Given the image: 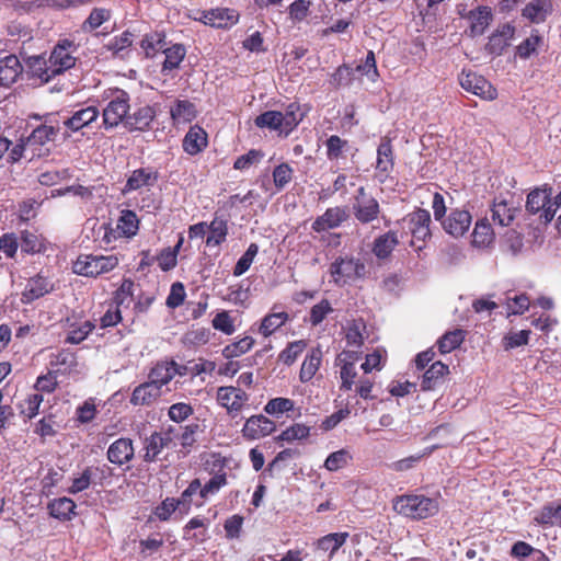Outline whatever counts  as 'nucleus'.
<instances>
[{"label": "nucleus", "mask_w": 561, "mask_h": 561, "mask_svg": "<svg viewBox=\"0 0 561 561\" xmlns=\"http://www.w3.org/2000/svg\"><path fill=\"white\" fill-rule=\"evenodd\" d=\"M393 510L411 519H424L435 515L439 505L437 500L423 494H408L394 499Z\"/></svg>", "instance_id": "f257e3e1"}, {"label": "nucleus", "mask_w": 561, "mask_h": 561, "mask_svg": "<svg viewBox=\"0 0 561 561\" xmlns=\"http://www.w3.org/2000/svg\"><path fill=\"white\" fill-rule=\"evenodd\" d=\"M116 255L80 254L72 264V271L77 275L96 278L112 272L118 266Z\"/></svg>", "instance_id": "f03ea898"}, {"label": "nucleus", "mask_w": 561, "mask_h": 561, "mask_svg": "<svg viewBox=\"0 0 561 561\" xmlns=\"http://www.w3.org/2000/svg\"><path fill=\"white\" fill-rule=\"evenodd\" d=\"M329 272L335 285L344 286L352 280L363 278L366 266L362 260L352 255H340L330 264Z\"/></svg>", "instance_id": "7ed1b4c3"}, {"label": "nucleus", "mask_w": 561, "mask_h": 561, "mask_svg": "<svg viewBox=\"0 0 561 561\" xmlns=\"http://www.w3.org/2000/svg\"><path fill=\"white\" fill-rule=\"evenodd\" d=\"M139 224V218L134 210L123 209L121 210L115 228H113L111 224H103L101 226V229L104 230L102 242L108 245L119 238H133L138 233Z\"/></svg>", "instance_id": "20e7f679"}, {"label": "nucleus", "mask_w": 561, "mask_h": 561, "mask_svg": "<svg viewBox=\"0 0 561 561\" xmlns=\"http://www.w3.org/2000/svg\"><path fill=\"white\" fill-rule=\"evenodd\" d=\"M108 99L107 105L103 108V124L106 129L114 128L127 119L130 110V98L126 91L117 89L111 92Z\"/></svg>", "instance_id": "39448f33"}, {"label": "nucleus", "mask_w": 561, "mask_h": 561, "mask_svg": "<svg viewBox=\"0 0 561 561\" xmlns=\"http://www.w3.org/2000/svg\"><path fill=\"white\" fill-rule=\"evenodd\" d=\"M216 400L231 417H236L249 407L250 396L239 386H221L217 389Z\"/></svg>", "instance_id": "423d86ee"}, {"label": "nucleus", "mask_w": 561, "mask_h": 561, "mask_svg": "<svg viewBox=\"0 0 561 561\" xmlns=\"http://www.w3.org/2000/svg\"><path fill=\"white\" fill-rule=\"evenodd\" d=\"M404 221L408 222L409 231L412 236L410 245L416 250H422L424 248L425 241L431 237L430 211L419 208L415 211L409 214Z\"/></svg>", "instance_id": "0eeeda50"}, {"label": "nucleus", "mask_w": 561, "mask_h": 561, "mask_svg": "<svg viewBox=\"0 0 561 561\" xmlns=\"http://www.w3.org/2000/svg\"><path fill=\"white\" fill-rule=\"evenodd\" d=\"M354 217L362 225L373 222L379 217L380 206L378 201L366 192L364 186L358 187L352 206Z\"/></svg>", "instance_id": "6e6552de"}, {"label": "nucleus", "mask_w": 561, "mask_h": 561, "mask_svg": "<svg viewBox=\"0 0 561 561\" xmlns=\"http://www.w3.org/2000/svg\"><path fill=\"white\" fill-rule=\"evenodd\" d=\"M239 12L231 8L204 10L201 12L199 18H195L196 21H199L207 26L220 30L231 28L239 22Z\"/></svg>", "instance_id": "1a4fd4ad"}, {"label": "nucleus", "mask_w": 561, "mask_h": 561, "mask_svg": "<svg viewBox=\"0 0 561 561\" xmlns=\"http://www.w3.org/2000/svg\"><path fill=\"white\" fill-rule=\"evenodd\" d=\"M76 46L71 41L65 39L58 43L51 50L48 62L50 64V73L61 75L76 65V57L72 55Z\"/></svg>", "instance_id": "9d476101"}, {"label": "nucleus", "mask_w": 561, "mask_h": 561, "mask_svg": "<svg viewBox=\"0 0 561 561\" xmlns=\"http://www.w3.org/2000/svg\"><path fill=\"white\" fill-rule=\"evenodd\" d=\"M459 82L462 89L483 100L493 101L497 98V90L481 75L472 71H462Z\"/></svg>", "instance_id": "9b49d317"}, {"label": "nucleus", "mask_w": 561, "mask_h": 561, "mask_svg": "<svg viewBox=\"0 0 561 561\" xmlns=\"http://www.w3.org/2000/svg\"><path fill=\"white\" fill-rule=\"evenodd\" d=\"M58 133V127L47 124H41L34 128L32 133L26 137L27 145L31 147V159L48 153L49 150L45 147L47 144L55 140Z\"/></svg>", "instance_id": "f8f14e48"}, {"label": "nucleus", "mask_w": 561, "mask_h": 561, "mask_svg": "<svg viewBox=\"0 0 561 561\" xmlns=\"http://www.w3.org/2000/svg\"><path fill=\"white\" fill-rule=\"evenodd\" d=\"M159 171L154 167L138 168L130 172L122 188L123 194L154 186L159 181Z\"/></svg>", "instance_id": "ddd939ff"}, {"label": "nucleus", "mask_w": 561, "mask_h": 561, "mask_svg": "<svg viewBox=\"0 0 561 561\" xmlns=\"http://www.w3.org/2000/svg\"><path fill=\"white\" fill-rule=\"evenodd\" d=\"M459 14L469 21L467 34L472 38L483 35L493 20L492 10L488 5H479L467 13L459 11Z\"/></svg>", "instance_id": "4468645a"}, {"label": "nucleus", "mask_w": 561, "mask_h": 561, "mask_svg": "<svg viewBox=\"0 0 561 561\" xmlns=\"http://www.w3.org/2000/svg\"><path fill=\"white\" fill-rule=\"evenodd\" d=\"M394 168V152L390 138L383 137L377 148L376 176L380 183L386 182Z\"/></svg>", "instance_id": "2eb2a0df"}, {"label": "nucleus", "mask_w": 561, "mask_h": 561, "mask_svg": "<svg viewBox=\"0 0 561 561\" xmlns=\"http://www.w3.org/2000/svg\"><path fill=\"white\" fill-rule=\"evenodd\" d=\"M440 222L448 234L458 238L469 230L472 217L468 210L453 209Z\"/></svg>", "instance_id": "dca6fc26"}, {"label": "nucleus", "mask_w": 561, "mask_h": 561, "mask_svg": "<svg viewBox=\"0 0 561 561\" xmlns=\"http://www.w3.org/2000/svg\"><path fill=\"white\" fill-rule=\"evenodd\" d=\"M276 428L275 423L263 414L249 417L243 427L242 435L247 439H260L272 434Z\"/></svg>", "instance_id": "f3484780"}, {"label": "nucleus", "mask_w": 561, "mask_h": 561, "mask_svg": "<svg viewBox=\"0 0 561 561\" xmlns=\"http://www.w3.org/2000/svg\"><path fill=\"white\" fill-rule=\"evenodd\" d=\"M347 218L348 214L346 208L340 206L329 207L321 216L314 219L311 225V229L314 232H323L330 229H335L340 227L344 221H346Z\"/></svg>", "instance_id": "a211bd4d"}, {"label": "nucleus", "mask_w": 561, "mask_h": 561, "mask_svg": "<svg viewBox=\"0 0 561 561\" xmlns=\"http://www.w3.org/2000/svg\"><path fill=\"white\" fill-rule=\"evenodd\" d=\"M53 290L54 284L49 280V278L37 274L27 280L26 286L21 295V301L23 304H32L36 299L44 297Z\"/></svg>", "instance_id": "6ab92c4d"}, {"label": "nucleus", "mask_w": 561, "mask_h": 561, "mask_svg": "<svg viewBox=\"0 0 561 561\" xmlns=\"http://www.w3.org/2000/svg\"><path fill=\"white\" fill-rule=\"evenodd\" d=\"M515 33V27L510 23L499 26L494 33L489 36L485 50L493 56H501Z\"/></svg>", "instance_id": "aec40b11"}, {"label": "nucleus", "mask_w": 561, "mask_h": 561, "mask_svg": "<svg viewBox=\"0 0 561 561\" xmlns=\"http://www.w3.org/2000/svg\"><path fill=\"white\" fill-rule=\"evenodd\" d=\"M289 320V314L282 309L278 304L273 305L271 312H268L262 320L259 327V333L268 337L276 333Z\"/></svg>", "instance_id": "412c9836"}, {"label": "nucleus", "mask_w": 561, "mask_h": 561, "mask_svg": "<svg viewBox=\"0 0 561 561\" xmlns=\"http://www.w3.org/2000/svg\"><path fill=\"white\" fill-rule=\"evenodd\" d=\"M553 12L552 0H531L522 10V16L534 24L545 23Z\"/></svg>", "instance_id": "4be33fe9"}, {"label": "nucleus", "mask_w": 561, "mask_h": 561, "mask_svg": "<svg viewBox=\"0 0 561 561\" xmlns=\"http://www.w3.org/2000/svg\"><path fill=\"white\" fill-rule=\"evenodd\" d=\"M208 145V135L199 125L191 126L183 138V150L190 156H196Z\"/></svg>", "instance_id": "5701e85b"}, {"label": "nucleus", "mask_w": 561, "mask_h": 561, "mask_svg": "<svg viewBox=\"0 0 561 561\" xmlns=\"http://www.w3.org/2000/svg\"><path fill=\"white\" fill-rule=\"evenodd\" d=\"M134 458V446L129 438H118L112 443L107 449V459L110 462L123 466Z\"/></svg>", "instance_id": "b1692460"}, {"label": "nucleus", "mask_w": 561, "mask_h": 561, "mask_svg": "<svg viewBox=\"0 0 561 561\" xmlns=\"http://www.w3.org/2000/svg\"><path fill=\"white\" fill-rule=\"evenodd\" d=\"M22 59L27 68V71L33 78H37L41 82H48L55 78L54 73H50V64L48 59L43 55L24 56Z\"/></svg>", "instance_id": "393cba45"}, {"label": "nucleus", "mask_w": 561, "mask_h": 561, "mask_svg": "<svg viewBox=\"0 0 561 561\" xmlns=\"http://www.w3.org/2000/svg\"><path fill=\"white\" fill-rule=\"evenodd\" d=\"M172 430L169 433H153L145 440V455L144 460L147 462L154 461L159 454L172 442Z\"/></svg>", "instance_id": "a878e982"}, {"label": "nucleus", "mask_w": 561, "mask_h": 561, "mask_svg": "<svg viewBox=\"0 0 561 561\" xmlns=\"http://www.w3.org/2000/svg\"><path fill=\"white\" fill-rule=\"evenodd\" d=\"M154 117L156 111L153 110V107L150 105H146L139 107L131 115H129L125 121V125L130 130L145 131L150 127Z\"/></svg>", "instance_id": "bb28decb"}, {"label": "nucleus", "mask_w": 561, "mask_h": 561, "mask_svg": "<svg viewBox=\"0 0 561 561\" xmlns=\"http://www.w3.org/2000/svg\"><path fill=\"white\" fill-rule=\"evenodd\" d=\"M550 195H552L551 187L535 188L527 196L526 209L531 214L540 213V219H543Z\"/></svg>", "instance_id": "cd10ccee"}, {"label": "nucleus", "mask_w": 561, "mask_h": 561, "mask_svg": "<svg viewBox=\"0 0 561 561\" xmlns=\"http://www.w3.org/2000/svg\"><path fill=\"white\" fill-rule=\"evenodd\" d=\"M22 71L16 56L10 55L0 59V85L9 87L14 83Z\"/></svg>", "instance_id": "c85d7f7f"}, {"label": "nucleus", "mask_w": 561, "mask_h": 561, "mask_svg": "<svg viewBox=\"0 0 561 561\" xmlns=\"http://www.w3.org/2000/svg\"><path fill=\"white\" fill-rule=\"evenodd\" d=\"M398 244L399 239L397 232L390 230L375 239L371 251L379 260H386L391 255Z\"/></svg>", "instance_id": "c756f323"}, {"label": "nucleus", "mask_w": 561, "mask_h": 561, "mask_svg": "<svg viewBox=\"0 0 561 561\" xmlns=\"http://www.w3.org/2000/svg\"><path fill=\"white\" fill-rule=\"evenodd\" d=\"M161 394V389L151 381L144 382L133 391L130 403L134 405H149Z\"/></svg>", "instance_id": "7c9ffc66"}, {"label": "nucleus", "mask_w": 561, "mask_h": 561, "mask_svg": "<svg viewBox=\"0 0 561 561\" xmlns=\"http://www.w3.org/2000/svg\"><path fill=\"white\" fill-rule=\"evenodd\" d=\"M174 124L191 123L197 114L196 106L188 100H176L170 108Z\"/></svg>", "instance_id": "2f4dec72"}, {"label": "nucleus", "mask_w": 561, "mask_h": 561, "mask_svg": "<svg viewBox=\"0 0 561 561\" xmlns=\"http://www.w3.org/2000/svg\"><path fill=\"white\" fill-rule=\"evenodd\" d=\"M449 373L448 366L440 360L434 362L424 373L421 382L422 390L427 391L436 388L443 382L444 377Z\"/></svg>", "instance_id": "473e14b6"}, {"label": "nucleus", "mask_w": 561, "mask_h": 561, "mask_svg": "<svg viewBox=\"0 0 561 561\" xmlns=\"http://www.w3.org/2000/svg\"><path fill=\"white\" fill-rule=\"evenodd\" d=\"M98 116L99 110L95 106H87L76 111L72 116L65 122V125L69 129L77 131L94 122Z\"/></svg>", "instance_id": "72a5a7b5"}, {"label": "nucleus", "mask_w": 561, "mask_h": 561, "mask_svg": "<svg viewBox=\"0 0 561 561\" xmlns=\"http://www.w3.org/2000/svg\"><path fill=\"white\" fill-rule=\"evenodd\" d=\"M50 366L53 373L56 374H71L79 373V363L76 358V353H56L54 354Z\"/></svg>", "instance_id": "f704fd0d"}, {"label": "nucleus", "mask_w": 561, "mask_h": 561, "mask_svg": "<svg viewBox=\"0 0 561 561\" xmlns=\"http://www.w3.org/2000/svg\"><path fill=\"white\" fill-rule=\"evenodd\" d=\"M471 236L472 245L476 248L489 247L494 241V231L488 219L478 220Z\"/></svg>", "instance_id": "c9c22d12"}, {"label": "nucleus", "mask_w": 561, "mask_h": 561, "mask_svg": "<svg viewBox=\"0 0 561 561\" xmlns=\"http://www.w3.org/2000/svg\"><path fill=\"white\" fill-rule=\"evenodd\" d=\"M515 211L516 209L511 207L506 201L495 199L491 208L492 220L501 227H507L514 220Z\"/></svg>", "instance_id": "e433bc0d"}, {"label": "nucleus", "mask_w": 561, "mask_h": 561, "mask_svg": "<svg viewBox=\"0 0 561 561\" xmlns=\"http://www.w3.org/2000/svg\"><path fill=\"white\" fill-rule=\"evenodd\" d=\"M175 364L160 363L157 364L149 374V381L158 386L160 389L163 385H167L175 375Z\"/></svg>", "instance_id": "4c0bfd02"}, {"label": "nucleus", "mask_w": 561, "mask_h": 561, "mask_svg": "<svg viewBox=\"0 0 561 561\" xmlns=\"http://www.w3.org/2000/svg\"><path fill=\"white\" fill-rule=\"evenodd\" d=\"M207 228L209 229V234L206 239L208 247L220 245L226 241L228 234V222L226 219L215 217Z\"/></svg>", "instance_id": "58836bf2"}, {"label": "nucleus", "mask_w": 561, "mask_h": 561, "mask_svg": "<svg viewBox=\"0 0 561 561\" xmlns=\"http://www.w3.org/2000/svg\"><path fill=\"white\" fill-rule=\"evenodd\" d=\"M163 53L165 55V59L162 64V72H165L180 67L186 55V49L183 44H174L171 47L165 46Z\"/></svg>", "instance_id": "ea45409f"}, {"label": "nucleus", "mask_w": 561, "mask_h": 561, "mask_svg": "<svg viewBox=\"0 0 561 561\" xmlns=\"http://www.w3.org/2000/svg\"><path fill=\"white\" fill-rule=\"evenodd\" d=\"M535 522L541 525H561V501L545 505L536 515Z\"/></svg>", "instance_id": "a19ab883"}, {"label": "nucleus", "mask_w": 561, "mask_h": 561, "mask_svg": "<svg viewBox=\"0 0 561 561\" xmlns=\"http://www.w3.org/2000/svg\"><path fill=\"white\" fill-rule=\"evenodd\" d=\"M254 123L260 128H268L284 133V117L279 111H266L255 117Z\"/></svg>", "instance_id": "79ce46f5"}, {"label": "nucleus", "mask_w": 561, "mask_h": 561, "mask_svg": "<svg viewBox=\"0 0 561 561\" xmlns=\"http://www.w3.org/2000/svg\"><path fill=\"white\" fill-rule=\"evenodd\" d=\"M111 18V10L105 8H94L81 24V30L84 33H91L99 28L103 23L107 22Z\"/></svg>", "instance_id": "37998d69"}, {"label": "nucleus", "mask_w": 561, "mask_h": 561, "mask_svg": "<svg viewBox=\"0 0 561 561\" xmlns=\"http://www.w3.org/2000/svg\"><path fill=\"white\" fill-rule=\"evenodd\" d=\"M354 81V69L346 64L340 65L330 75L329 84L332 89L339 90L342 87L351 85Z\"/></svg>", "instance_id": "c03bdc74"}, {"label": "nucleus", "mask_w": 561, "mask_h": 561, "mask_svg": "<svg viewBox=\"0 0 561 561\" xmlns=\"http://www.w3.org/2000/svg\"><path fill=\"white\" fill-rule=\"evenodd\" d=\"M347 538L348 533H332L318 539L317 548L329 551L331 558L345 543Z\"/></svg>", "instance_id": "a18cd8bd"}, {"label": "nucleus", "mask_w": 561, "mask_h": 561, "mask_svg": "<svg viewBox=\"0 0 561 561\" xmlns=\"http://www.w3.org/2000/svg\"><path fill=\"white\" fill-rule=\"evenodd\" d=\"M165 46V36L157 32L145 35L140 43V47L149 58L154 57L159 51H163Z\"/></svg>", "instance_id": "49530a36"}, {"label": "nucleus", "mask_w": 561, "mask_h": 561, "mask_svg": "<svg viewBox=\"0 0 561 561\" xmlns=\"http://www.w3.org/2000/svg\"><path fill=\"white\" fill-rule=\"evenodd\" d=\"M135 283L130 278H124L119 287L114 291L112 304L121 307H128L134 297Z\"/></svg>", "instance_id": "de8ad7c7"}, {"label": "nucleus", "mask_w": 561, "mask_h": 561, "mask_svg": "<svg viewBox=\"0 0 561 561\" xmlns=\"http://www.w3.org/2000/svg\"><path fill=\"white\" fill-rule=\"evenodd\" d=\"M467 331L455 329L446 332L437 342L438 351H456L465 341Z\"/></svg>", "instance_id": "09e8293b"}, {"label": "nucleus", "mask_w": 561, "mask_h": 561, "mask_svg": "<svg viewBox=\"0 0 561 561\" xmlns=\"http://www.w3.org/2000/svg\"><path fill=\"white\" fill-rule=\"evenodd\" d=\"M543 38L538 34V31H533L529 37L524 39L516 47V55L522 59H528L533 54H535L538 47L542 44Z\"/></svg>", "instance_id": "8fccbe9b"}, {"label": "nucleus", "mask_w": 561, "mask_h": 561, "mask_svg": "<svg viewBox=\"0 0 561 561\" xmlns=\"http://www.w3.org/2000/svg\"><path fill=\"white\" fill-rule=\"evenodd\" d=\"M206 528L207 525L205 523V519L194 517L185 525L183 529V539L194 540L195 542L203 541Z\"/></svg>", "instance_id": "3c124183"}, {"label": "nucleus", "mask_w": 561, "mask_h": 561, "mask_svg": "<svg viewBox=\"0 0 561 561\" xmlns=\"http://www.w3.org/2000/svg\"><path fill=\"white\" fill-rule=\"evenodd\" d=\"M284 117V134L288 135L293 131L304 118V114L300 112V104L293 102L287 105Z\"/></svg>", "instance_id": "603ef678"}, {"label": "nucleus", "mask_w": 561, "mask_h": 561, "mask_svg": "<svg viewBox=\"0 0 561 561\" xmlns=\"http://www.w3.org/2000/svg\"><path fill=\"white\" fill-rule=\"evenodd\" d=\"M51 516L58 519H70L75 513L76 504L72 500L61 497L49 505Z\"/></svg>", "instance_id": "864d4df0"}, {"label": "nucleus", "mask_w": 561, "mask_h": 561, "mask_svg": "<svg viewBox=\"0 0 561 561\" xmlns=\"http://www.w3.org/2000/svg\"><path fill=\"white\" fill-rule=\"evenodd\" d=\"M358 353H341L336 358V364L341 366V379H355L357 373L355 362L358 360Z\"/></svg>", "instance_id": "5fc2aeb1"}, {"label": "nucleus", "mask_w": 561, "mask_h": 561, "mask_svg": "<svg viewBox=\"0 0 561 561\" xmlns=\"http://www.w3.org/2000/svg\"><path fill=\"white\" fill-rule=\"evenodd\" d=\"M273 182L278 191L285 188L294 179V170L288 163H280L273 170Z\"/></svg>", "instance_id": "6e6d98bb"}, {"label": "nucleus", "mask_w": 561, "mask_h": 561, "mask_svg": "<svg viewBox=\"0 0 561 561\" xmlns=\"http://www.w3.org/2000/svg\"><path fill=\"white\" fill-rule=\"evenodd\" d=\"M351 460L352 456L350 451L343 448L330 454L327 457L324 461V468L329 471H337L339 469L346 467Z\"/></svg>", "instance_id": "4d7b16f0"}, {"label": "nucleus", "mask_w": 561, "mask_h": 561, "mask_svg": "<svg viewBox=\"0 0 561 561\" xmlns=\"http://www.w3.org/2000/svg\"><path fill=\"white\" fill-rule=\"evenodd\" d=\"M309 434H310L309 426H307L305 424L296 423V424L291 425L290 427L286 428L285 431H283L280 433V435L276 437V439L287 442V443H293L295 440H301V439L307 438L309 436Z\"/></svg>", "instance_id": "13d9d810"}, {"label": "nucleus", "mask_w": 561, "mask_h": 561, "mask_svg": "<svg viewBox=\"0 0 561 561\" xmlns=\"http://www.w3.org/2000/svg\"><path fill=\"white\" fill-rule=\"evenodd\" d=\"M259 253V245L256 243H251L247 251L242 254V256L238 260L233 267V275L241 276L243 275L253 263L254 257Z\"/></svg>", "instance_id": "bf43d9fd"}, {"label": "nucleus", "mask_w": 561, "mask_h": 561, "mask_svg": "<svg viewBox=\"0 0 561 561\" xmlns=\"http://www.w3.org/2000/svg\"><path fill=\"white\" fill-rule=\"evenodd\" d=\"M366 329L365 322L359 320H354L346 329V342L350 346H362L364 342L363 332Z\"/></svg>", "instance_id": "052dcab7"}, {"label": "nucleus", "mask_w": 561, "mask_h": 561, "mask_svg": "<svg viewBox=\"0 0 561 561\" xmlns=\"http://www.w3.org/2000/svg\"><path fill=\"white\" fill-rule=\"evenodd\" d=\"M321 364V353H311L304 360L300 369V380L302 382L309 381L319 369Z\"/></svg>", "instance_id": "680f3d73"}, {"label": "nucleus", "mask_w": 561, "mask_h": 561, "mask_svg": "<svg viewBox=\"0 0 561 561\" xmlns=\"http://www.w3.org/2000/svg\"><path fill=\"white\" fill-rule=\"evenodd\" d=\"M21 241L22 251L27 254L38 253L43 250V243L35 232L23 230Z\"/></svg>", "instance_id": "e2e57ef3"}, {"label": "nucleus", "mask_w": 561, "mask_h": 561, "mask_svg": "<svg viewBox=\"0 0 561 561\" xmlns=\"http://www.w3.org/2000/svg\"><path fill=\"white\" fill-rule=\"evenodd\" d=\"M333 311L331 302L328 299H322L317 305L312 306L310 309V318L309 321L311 325H319L329 313Z\"/></svg>", "instance_id": "0e129e2a"}, {"label": "nucleus", "mask_w": 561, "mask_h": 561, "mask_svg": "<svg viewBox=\"0 0 561 561\" xmlns=\"http://www.w3.org/2000/svg\"><path fill=\"white\" fill-rule=\"evenodd\" d=\"M311 2L309 0H295L288 7L289 18L294 22L304 21L310 13Z\"/></svg>", "instance_id": "69168bd1"}, {"label": "nucleus", "mask_w": 561, "mask_h": 561, "mask_svg": "<svg viewBox=\"0 0 561 561\" xmlns=\"http://www.w3.org/2000/svg\"><path fill=\"white\" fill-rule=\"evenodd\" d=\"M19 249V239L14 232H7L0 237V252L8 259H14Z\"/></svg>", "instance_id": "338daca9"}, {"label": "nucleus", "mask_w": 561, "mask_h": 561, "mask_svg": "<svg viewBox=\"0 0 561 561\" xmlns=\"http://www.w3.org/2000/svg\"><path fill=\"white\" fill-rule=\"evenodd\" d=\"M43 402V396L39 393H34L28 396L22 403H21V413L27 417L33 419L38 414L39 407Z\"/></svg>", "instance_id": "774afa93"}]
</instances>
